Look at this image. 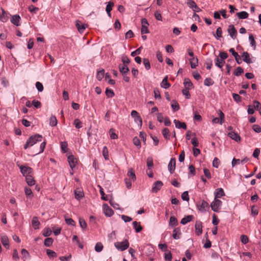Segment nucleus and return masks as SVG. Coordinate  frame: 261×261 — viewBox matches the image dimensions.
Masks as SVG:
<instances>
[{
	"label": "nucleus",
	"instance_id": "nucleus-1",
	"mask_svg": "<svg viewBox=\"0 0 261 261\" xmlns=\"http://www.w3.org/2000/svg\"><path fill=\"white\" fill-rule=\"evenodd\" d=\"M42 139V136L39 134H36L31 136L27 140L25 144L24 145L23 148L24 149H27L33 146L34 144L37 143L38 142H41Z\"/></svg>",
	"mask_w": 261,
	"mask_h": 261
},
{
	"label": "nucleus",
	"instance_id": "nucleus-2",
	"mask_svg": "<svg viewBox=\"0 0 261 261\" xmlns=\"http://www.w3.org/2000/svg\"><path fill=\"white\" fill-rule=\"evenodd\" d=\"M115 247L120 251H124L129 247V242L127 240H125L122 242H117L114 243Z\"/></svg>",
	"mask_w": 261,
	"mask_h": 261
},
{
	"label": "nucleus",
	"instance_id": "nucleus-3",
	"mask_svg": "<svg viewBox=\"0 0 261 261\" xmlns=\"http://www.w3.org/2000/svg\"><path fill=\"white\" fill-rule=\"evenodd\" d=\"M222 202L220 200L215 198L214 200L211 204L212 210L214 212H218L219 210V207L222 205Z\"/></svg>",
	"mask_w": 261,
	"mask_h": 261
},
{
	"label": "nucleus",
	"instance_id": "nucleus-4",
	"mask_svg": "<svg viewBox=\"0 0 261 261\" xmlns=\"http://www.w3.org/2000/svg\"><path fill=\"white\" fill-rule=\"evenodd\" d=\"M68 162L70 167L72 170L75 167L77 164L78 160L75 158L73 155H70L68 157Z\"/></svg>",
	"mask_w": 261,
	"mask_h": 261
},
{
	"label": "nucleus",
	"instance_id": "nucleus-5",
	"mask_svg": "<svg viewBox=\"0 0 261 261\" xmlns=\"http://www.w3.org/2000/svg\"><path fill=\"white\" fill-rule=\"evenodd\" d=\"M219 118H214L213 119L212 122L214 123H220V124H222V123L224 122V114L221 111H219Z\"/></svg>",
	"mask_w": 261,
	"mask_h": 261
},
{
	"label": "nucleus",
	"instance_id": "nucleus-6",
	"mask_svg": "<svg viewBox=\"0 0 261 261\" xmlns=\"http://www.w3.org/2000/svg\"><path fill=\"white\" fill-rule=\"evenodd\" d=\"M131 116L134 118V120L136 123H139L140 125L142 126V119L136 111L133 110L131 112Z\"/></svg>",
	"mask_w": 261,
	"mask_h": 261
},
{
	"label": "nucleus",
	"instance_id": "nucleus-7",
	"mask_svg": "<svg viewBox=\"0 0 261 261\" xmlns=\"http://www.w3.org/2000/svg\"><path fill=\"white\" fill-rule=\"evenodd\" d=\"M195 232L197 236L202 233V223L200 221H196L195 224Z\"/></svg>",
	"mask_w": 261,
	"mask_h": 261
},
{
	"label": "nucleus",
	"instance_id": "nucleus-8",
	"mask_svg": "<svg viewBox=\"0 0 261 261\" xmlns=\"http://www.w3.org/2000/svg\"><path fill=\"white\" fill-rule=\"evenodd\" d=\"M228 32L230 36L233 39L236 38L237 35V31L233 25H230L229 26L228 29Z\"/></svg>",
	"mask_w": 261,
	"mask_h": 261
},
{
	"label": "nucleus",
	"instance_id": "nucleus-9",
	"mask_svg": "<svg viewBox=\"0 0 261 261\" xmlns=\"http://www.w3.org/2000/svg\"><path fill=\"white\" fill-rule=\"evenodd\" d=\"M176 160L175 158H172L168 164V170L171 173H173L175 169Z\"/></svg>",
	"mask_w": 261,
	"mask_h": 261
},
{
	"label": "nucleus",
	"instance_id": "nucleus-10",
	"mask_svg": "<svg viewBox=\"0 0 261 261\" xmlns=\"http://www.w3.org/2000/svg\"><path fill=\"white\" fill-rule=\"evenodd\" d=\"M103 212L106 216L111 217L113 215V211L107 204H104L103 205Z\"/></svg>",
	"mask_w": 261,
	"mask_h": 261
},
{
	"label": "nucleus",
	"instance_id": "nucleus-11",
	"mask_svg": "<svg viewBox=\"0 0 261 261\" xmlns=\"http://www.w3.org/2000/svg\"><path fill=\"white\" fill-rule=\"evenodd\" d=\"M163 185V184L161 181H157L155 182L152 187V192L153 193H156L161 189Z\"/></svg>",
	"mask_w": 261,
	"mask_h": 261
},
{
	"label": "nucleus",
	"instance_id": "nucleus-12",
	"mask_svg": "<svg viewBox=\"0 0 261 261\" xmlns=\"http://www.w3.org/2000/svg\"><path fill=\"white\" fill-rule=\"evenodd\" d=\"M20 169L21 173L27 176V175H30L32 172V169L29 167L21 166L20 167Z\"/></svg>",
	"mask_w": 261,
	"mask_h": 261
},
{
	"label": "nucleus",
	"instance_id": "nucleus-13",
	"mask_svg": "<svg viewBox=\"0 0 261 261\" xmlns=\"http://www.w3.org/2000/svg\"><path fill=\"white\" fill-rule=\"evenodd\" d=\"M21 18L19 15H13L11 18V22L16 26H19L20 25V20Z\"/></svg>",
	"mask_w": 261,
	"mask_h": 261
},
{
	"label": "nucleus",
	"instance_id": "nucleus-14",
	"mask_svg": "<svg viewBox=\"0 0 261 261\" xmlns=\"http://www.w3.org/2000/svg\"><path fill=\"white\" fill-rule=\"evenodd\" d=\"M229 51L234 57L235 60L236 62L238 63V64H240L242 63V61L241 58L240 56L238 55V53L236 52L233 48H230Z\"/></svg>",
	"mask_w": 261,
	"mask_h": 261
},
{
	"label": "nucleus",
	"instance_id": "nucleus-15",
	"mask_svg": "<svg viewBox=\"0 0 261 261\" xmlns=\"http://www.w3.org/2000/svg\"><path fill=\"white\" fill-rule=\"evenodd\" d=\"M197 206L200 211L205 212L206 208L208 207V204L206 201L202 200L201 203L197 205Z\"/></svg>",
	"mask_w": 261,
	"mask_h": 261
},
{
	"label": "nucleus",
	"instance_id": "nucleus-16",
	"mask_svg": "<svg viewBox=\"0 0 261 261\" xmlns=\"http://www.w3.org/2000/svg\"><path fill=\"white\" fill-rule=\"evenodd\" d=\"M1 240L3 246L6 248L9 247V241L8 238L6 235H2L1 237Z\"/></svg>",
	"mask_w": 261,
	"mask_h": 261
},
{
	"label": "nucleus",
	"instance_id": "nucleus-17",
	"mask_svg": "<svg viewBox=\"0 0 261 261\" xmlns=\"http://www.w3.org/2000/svg\"><path fill=\"white\" fill-rule=\"evenodd\" d=\"M215 198L217 199L225 196V193L224 192V190L221 188L217 189L215 192Z\"/></svg>",
	"mask_w": 261,
	"mask_h": 261
},
{
	"label": "nucleus",
	"instance_id": "nucleus-18",
	"mask_svg": "<svg viewBox=\"0 0 261 261\" xmlns=\"http://www.w3.org/2000/svg\"><path fill=\"white\" fill-rule=\"evenodd\" d=\"M175 126L178 128H183L184 129H187V125L185 122H181L178 120H174L173 121Z\"/></svg>",
	"mask_w": 261,
	"mask_h": 261
},
{
	"label": "nucleus",
	"instance_id": "nucleus-19",
	"mask_svg": "<svg viewBox=\"0 0 261 261\" xmlns=\"http://www.w3.org/2000/svg\"><path fill=\"white\" fill-rule=\"evenodd\" d=\"M187 5L188 6L192 9H198L196 12H199L201 9L197 6L196 4L193 0H187Z\"/></svg>",
	"mask_w": 261,
	"mask_h": 261
},
{
	"label": "nucleus",
	"instance_id": "nucleus-20",
	"mask_svg": "<svg viewBox=\"0 0 261 261\" xmlns=\"http://www.w3.org/2000/svg\"><path fill=\"white\" fill-rule=\"evenodd\" d=\"M228 136L232 139L236 141L237 142L240 141L241 139L240 136L237 133L234 132H229L228 134Z\"/></svg>",
	"mask_w": 261,
	"mask_h": 261
},
{
	"label": "nucleus",
	"instance_id": "nucleus-21",
	"mask_svg": "<svg viewBox=\"0 0 261 261\" xmlns=\"http://www.w3.org/2000/svg\"><path fill=\"white\" fill-rule=\"evenodd\" d=\"M225 63V60L219 58L218 57H217L215 59V65L219 68H222Z\"/></svg>",
	"mask_w": 261,
	"mask_h": 261
},
{
	"label": "nucleus",
	"instance_id": "nucleus-22",
	"mask_svg": "<svg viewBox=\"0 0 261 261\" xmlns=\"http://www.w3.org/2000/svg\"><path fill=\"white\" fill-rule=\"evenodd\" d=\"M190 63L192 68H195L198 63V59L197 57H192L190 59Z\"/></svg>",
	"mask_w": 261,
	"mask_h": 261
},
{
	"label": "nucleus",
	"instance_id": "nucleus-23",
	"mask_svg": "<svg viewBox=\"0 0 261 261\" xmlns=\"http://www.w3.org/2000/svg\"><path fill=\"white\" fill-rule=\"evenodd\" d=\"M243 60L248 64L252 63V61L250 58L249 54L247 52H244L242 56Z\"/></svg>",
	"mask_w": 261,
	"mask_h": 261
},
{
	"label": "nucleus",
	"instance_id": "nucleus-24",
	"mask_svg": "<svg viewBox=\"0 0 261 261\" xmlns=\"http://www.w3.org/2000/svg\"><path fill=\"white\" fill-rule=\"evenodd\" d=\"M181 232L179 228H176L173 231L172 237L174 239H179L180 237Z\"/></svg>",
	"mask_w": 261,
	"mask_h": 261
},
{
	"label": "nucleus",
	"instance_id": "nucleus-25",
	"mask_svg": "<svg viewBox=\"0 0 261 261\" xmlns=\"http://www.w3.org/2000/svg\"><path fill=\"white\" fill-rule=\"evenodd\" d=\"M119 69L122 74H125L129 71V69L126 65L120 64L119 66Z\"/></svg>",
	"mask_w": 261,
	"mask_h": 261
},
{
	"label": "nucleus",
	"instance_id": "nucleus-26",
	"mask_svg": "<svg viewBox=\"0 0 261 261\" xmlns=\"http://www.w3.org/2000/svg\"><path fill=\"white\" fill-rule=\"evenodd\" d=\"M40 222L38 221V218L37 217H34L32 219V224L33 227L35 229H38L39 228V226L40 225Z\"/></svg>",
	"mask_w": 261,
	"mask_h": 261
},
{
	"label": "nucleus",
	"instance_id": "nucleus-27",
	"mask_svg": "<svg viewBox=\"0 0 261 261\" xmlns=\"http://www.w3.org/2000/svg\"><path fill=\"white\" fill-rule=\"evenodd\" d=\"M170 86H171L170 84L168 81V77L166 76L163 80V81L161 84V86L163 88L167 89L169 87H170Z\"/></svg>",
	"mask_w": 261,
	"mask_h": 261
},
{
	"label": "nucleus",
	"instance_id": "nucleus-28",
	"mask_svg": "<svg viewBox=\"0 0 261 261\" xmlns=\"http://www.w3.org/2000/svg\"><path fill=\"white\" fill-rule=\"evenodd\" d=\"M193 218H194L193 216H192V215H188V216L183 218L181 219V220L180 221V223L182 224H183V225H185L188 222H189L193 220Z\"/></svg>",
	"mask_w": 261,
	"mask_h": 261
},
{
	"label": "nucleus",
	"instance_id": "nucleus-29",
	"mask_svg": "<svg viewBox=\"0 0 261 261\" xmlns=\"http://www.w3.org/2000/svg\"><path fill=\"white\" fill-rule=\"evenodd\" d=\"M133 225L136 232H139L143 229V227L141 225L140 222L134 221L133 223Z\"/></svg>",
	"mask_w": 261,
	"mask_h": 261
},
{
	"label": "nucleus",
	"instance_id": "nucleus-30",
	"mask_svg": "<svg viewBox=\"0 0 261 261\" xmlns=\"http://www.w3.org/2000/svg\"><path fill=\"white\" fill-rule=\"evenodd\" d=\"M184 84L186 88L191 89L194 88L193 84L189 79H185Z\"/></svg>",
	"mask_w": 261,
	"mask_h": 261
},
{
	"label": "nucleus",
	"instance_id": "nucleus-31",
	"mask_svg": "<svg viewBox=\"0 0 261 261\" xmlns=\"http://www.w3.org/2000/svg\"><path fill=\"white\" fill-rule=\"evenodd\" d=\"M25 180L29 186H32L35 185V181L31 175H27Z\"/></svg>",
	"mask_w": 261,
	"mask_h": 261
},
{
	"label": "nucleus",
	"instance_id": "nucleus-32",
	"mask_svg": "<svg viewBox=\"0 0 261 261\" xmlns=\"http://www.w3.org/2000/svg\"><path fill=\"white\" fill-rule=\"evenodd\" d=\"M114 3L112 2H108L107 5L106 11L110 17H111V11L112 10V8L114 6Z\"/></svg>",
	"mask_w": 261,
	"mask_h": 261
},
{
	"label": "nucleus",
	"instance_id": "nucleus-33",
	"mask_svg": "<svg viewBox=\"0 0 261 261\" xmlns=\"http://www.w3.org/2000/svg\"><path fill=\"white\" fill-rule=\"evenodd\" d=\"M127 176L132 179V180L134 181L136 180V175L135 174V172L132 168H130L127 172Z\"/></svg>",
	"mask_w": 261,
	"mask_h": 261
},
{
	"label": "nucleus",
	"instance_id": "nucleus-34",
	"mask_svg": "<svg viewBox=\"0 0 261 261\" xmlns=\"http://www.w3.org/2000/svg\"><path fill=\"white\" fill-rule=\"evenodd\" d=\"M75 198L77 199H80L83 197L84 193L83 191L80 190L76 189L74 191Z\"/></svg>",
	"mask_w": 261,
	"mask_h": 261
},
{
	"label": "nucleus",
	"instance_id": "nucleus-35",
	"mask_svg": "<svg viewBox=\"0 0 261 261\" xmlns=\"http://www.w3.org/2000/svg\"><path fill=\"white\" fill-rule=\"evenodd\" d=\"M237 15L240 19L247 18L249 16L248 13L246 11H242V12L237 13Z\"/></svg>",
	"mask_w": 261,
	"mask_h": 261
},
{
	"label": "nucleus",
	"instance_id": "nucleus-36",
	"mask_svg": "<svg viewBox=\"0 0 261 261\" xmlns=\"http://www.w3.org/2000/svg\"><path fill=\"white\" fill-rule=\"evenodd\" d=\"M105 70L101 69L98 70L96 75V78L98 81H101L104 77Z\"/></svg>",
	"mask_w": 261,
	"mask_h": 261
},
{
	"label": "nucleus",
	"instance_id": "nucleus-37",
	"mask_svg": "<svg viewBox=\"0 0 261 261\" xmlns=\"http://www.w3.org/2000/svg\"><path fill=\"white\" fill-rule=\"evenodd\" d=\"M76 26L78 29V31L81 33H82L84 32V30H85V27L84 24H83L81 22L77 21L76 22Z\"/></svg>",
	"mask_w": 261,
	"mask_h": 261
},
{
	"label": "nucleus",
	"instance_id": "nucleus-38",
	"mask_svg": "<svg viewBox=\"0 0 261 261\" xmlns=\"http://www.w3.org/2000/svg\"><path fill=\"white\" fill-rule=\"evenodd\" d=\"M169 225L175 226L177 225V220L174 216H171L170 218Z\"/></svg>",
	"mask_w": 261,
	"mask_h": 261
},
{
	"label": "nucleus",
	"instance_id": "nucleus-39",
	"mask_svg": "<svg viewBox=\"0 0 261 261\" xmlns=\"http://www.w3.org/2000/svg\"><path fill=\"white\" fill-rule=\"evenodd\" d=\"M57 124V120L55 116L52 115L49 119V124L51 126H55Z\"/></svg>",
	"mask_w": 261,
	"mask_h": 261
},
{
	"label": "nucleus",
	"instance_id": "nucleus-40",
	"mask_svg": "<svg viewBox=\"0 0 261 261\" xmlns=\"http://www.w3.org/2000/svg\"><path fill=\"white\" fill-rule=\"evenodd\" d=\"M170 132L168 128H165L162 130V134L166 139H169Z\"/></svg>",
	"mask_w": 261,
	"mask_h": 261
},
{
	"label": "nucleus",
	"instance_id": "nucleus-41",
	"mask_svg": "<svg viewBox=\"0 0 261 261\" xmlns=\"http://www.w3.org/2000/svg\"><path fill=\"white\" fill-rule=\"evenodd\" d=\"M103 248V245L100 243H97L95 246V250L97 252H101Z\"/></svg>",
	"mask_w": 261,
	"mask_h": 261
},
{
	"label": "nucleus",
	"instance_id": "nucleus-42",
	"mask_svg": "<svg viewBox=\"0 0 261 261\" xmlns=\"http://www.w3.org/2000/svg\"><path fill=\"white\" fill-rule=\"evenodd\" d=\"M214 84V82L210 77H207L204 81V84L206 86H210Z\"/></svg>",
	"mask_w": 261,
	"mask_h": 261
},
{
	"label": "nucleus",
	"instance_id": "nucleus-43",
	"mask_svg": "<svg viewBox=\"0 0 261 261\" xmlns=\"http://www.w3.org/2000/svg\"><path fill=\"white\" fill-rule=\"evenodd\" d=\"M73 124L77 128H80L83 127L82 122L79 119H75L74 120Z\"/></svg>",
	"mask_w": 261,
	"mask_h": 261
},
{
	"label": "nucleus",
	"instance_id": "nucleus-44",
	"mask_svg": "<svg viewBox=\"0 0 261 261\" xmlns=\"http://www.w3.org/2000/svg\"><path fill=\"white\" fill-rule=\"evenodd\" d=\"M106 94L108 97L110 98L113 97L115 95L114 91L112 89L109 88L106 89Z\"/></svg>",
	"mask_w": 261,
	"mask_h": 261
},
{
	"label": "nucleus",
	"instance_id": "nucleus-45",
	"mask_svg": "<svg viewBox=\"0 0 261 261\" xmlns=\"http://www.w3.org/2000/svg\"><path fill=\"white\" fill-rule=\"evenodd\" d=\"M53 243V239L51 238H47L44 240V245L47 247L50 246Z\"/></svg>",
	"mask_w": 261,
	"mask_h": 261
},
{
	"label": "nucleus",
	"instance_id": "nucleus-46",
	"mask_svg": "<svg viewBox=\"0 0 261 261\" xmlns=\"http://www.w3.org/2000/svg\"><path fill=\"white\" fill-rule=\"evenodd\" d=\"M171 107L174 112L177 111L179 109V105L175 101H172V104H171Z\"/></svg>",
	"mask_w": 261,
	"mask_h": 261
},
{
	"label": "nucleus",
	"instance_id": "nucleus-47",
	"mask_svg": "<svg viewBox=\"0 0 261 261\" xmlns=\"http://www.w3.org/2000/svg\"><path fill=\"white\" fill-rule=\"evenodd\" d=\"M46 253L49 257L54 258L57 256V253L55 251L50 249H47Z\"/></svg>",
	"mask_w": 261,
	"mask_h": 261
},
{
	"label": "nucleus",
	"instance_id": "nucleus-48",
	"mask_svg": "<svg viewBox=\"0 0 261 261\" xmlns=\"http://www.w3.org/2000/svg\"><path fill=\"white\" fill-rule=\"evenodd\" d=\"M25 194L28 197L31 198L33 196V193L31 189L25 187L24 189Z\"/></svg>",
	"mask_w": 261,
	"mask_h": 261
},
{
	"label": "nucleus",
	"instance_id": "nucleus-49",
	"mask_svg": "<svg viewBox=\"0 0 261 261\" xmlns=\"http://www.w3.org/2000/svg\"><path fill=\"white\" fill-rule=\"evenodd\" d=\"M244 72L243 69L241 67H238L237 68L236 71L234 72L233 74L236 76H239L241 74Z\"/></svg>",
	"mask_w": 261,
	"mask_h": 261
},
{
	"label": "nucleus",
	"instance_id": "nucleus-50",
	"mask_svg": "<svg viewBox=\"0 0 261 261\" xmlns=\"http://www.w3.org/2000/svg\"><path fill=\"white\" fill-rule=\"evenodd\" d=\"M143 64L146 70H149L150 68V62L148 59L144 58L143 59Z\"/></svg>",
	"mask_w": 261,
	"mask_h": 261
},
{
	"label": "nucleus",
	"instance_id": "nucleus-51",
	"mask_svg": "<svg viewBox=\"0 0 261 261\" xmlns=\"http://www.w3.org/2000/svg\"><path fill=\"white\" fill-rule=\"evenodd\" d=\"M220 161L217 158L215 157L213 161V166L215 168H218L220 165Z\"/></svg>",
	"mask_w": 261,
	"mask_h": 261
},
{
	"label": "nucleus",
	"instance_id": "nucleus-52",
	"mask_svg": "<svg viewBox=\"0 0 261 261\" xmlns=\"http://www.w3.org/2000/svg\"><path fill=\"white\" fill-rule=\"evenodd\" d=\"M249 40L250 42V44L252 46H253L254 47V48H255V46H256V43H255V41L254 39V37L253 36V35L252 34H250L249 36Z\"/></svg>",
	"mask_w": 261,
	"mask_h": 261
},
{
	"label": "nucleus",
	"instance_id": "nucleus-53",
	"mask_svg": "<svg viewBox=\"0 0 261 261\" xmlns=\"http://www.w3.org/2000/svg\"><path fill=\"white\" fill-rule=\"evenodd\" d=\"M79 223H80V226L83 229H86L87 228V223L84 219L80 218L79 219Z\"/></svg>",
	"mask_w": 261,
	"mask_h": 261
},
{
	"label": "nucleus",
	"instance_id": "nucleus-54",
	"mask_svg": "<svg viewBox=\"0 0 261 261\" xmlns=\"http://www.w3.org/2000/svg\"><path fill=\"white\" fill-rule=\"evenodd\" d=\"M205 237H206V242L204 245V247L205 248H209L211 247L212 243L208 239L207 234L206 233Z\"/></svg>",
	"mask_w": 261,
	"mask_h": 261
},
{
	"label": "nucleus",
	"instance_id": "nucleus-55",
	"mask_svg": "<svg viewBox=\"0 0 261 261\" xmlns=\"http://www.w3.org/2000/svg\"><path fill=\"white\" fill-rule=\"evenodd\" d=\"M252 129L257 133L261 132V127L258 124H253L252 126Z\"/></svg>",
	"mask_w": 261,
	"mask_h": 261
},
{
	"label": "nucleus",
	"instance_id": "nucleus-56",
	"mask_svg": "<svg viewBox=\"0 0 261 261\" xmlns=\"http://www.w3.org/2000/svg\"><path fill=\"white\" fill-rule=\"evenodd\" d=\"M12 258L14 261H18L19 260L18 253L16 249L13 250Z\"/></svg>",
	"mask_w": 261,
	"mask_h": 261
},
{
	"label": "nucleus",
	"instance_id": "nucleus-57",
	"mask_svg": "<svg viewBox=\"0 0 261 261\" xmlns=\"http://www.w3.org/2000/svg\"><path fill=\"white\" fill-rule=\"evenodd\" d=\"M102 154L103 157L105 159H108L109 154H108V149L106 146H104L102 149Z\"/></svg>",
	"mask_w": 261,
	"mask_h": 261
},
{
	"label": "nucleus",
	"instance_id": "nucleus-58",
	"mask_svg": "<svg viewBox=\"0 0 261 261\" xmlns=\"http://www.w3.org/2000/svg\"><path fill=\"white\" fill-rule=\"evenodd\" d=\"M181 198L184 201H188L189 200V196L188 191H185L181 194Z\"/></svg>",
	"mask_w": 261,
	"mask_h": 261
},
{
	"label": "nucleus",
	"instance_id": "nucleus-59",
	"mask_svg": "<svg viewBox=\"0 0 261 261\" xmlns=\"http://www.w3.org/2000/svg\"><path fill=\"white\" fill-rule=\"evenodd\" d=\"M51 233V230L49 228H45L43 231V235L44 237H48Z\"/></svg>",
	"mask_w": 261,
	"mask_h": 261
},
{
	"label": "nucleus",
	"instance_id": "nucleus-60",
	"mask_svg": "<svg viewBox=\"0 0 261 261\" xmlns=\"http://www.w3.org/2000/svg\"><path fill=\"white\" fill-rule=\"evenodd\" d=\"M68 144L66 142H61V147L62 151L64 152H66L67 149Z\"/></svg>",
	"mask_w": 261,
	"mask_h": 261
},
{
	"label": "nucleus",
	"instance_id": "nucleus-61",
	"mask_svg": "<svg viewBox=\"0 0 261 261\" xmlns=\"http://www.w3.org/2000/svg\"><path fill=\"white\" fill-rule=\"evenodd\" d=\"M36 87L39 92H42L43 90V86L42 83L39 82L36 83Z\"/></svg>",
	"mask_w": 261,
	"mask_h": 261
},
{
	"label": "nucleus",
	"instance_id": "nucleus-62",
	"mask_svg": "<svg viewBox=\"0 0 261 261\" xmlns=\"http://www.w3.org/2000/svg\"><path fill=\"white\" fill-rule=\"evenodd\" d=\"M133 143L136 146L140 147L141 142L140 139L138 137H136L133 139Z\"/></svg>",
	"mask_w": 261,
	"mask_h": 261
},
{
	"label": "nucleus",
	"instance_id": "nucleus-63",
	"mask_svg": "<svg viewBox=\"0 0 261 261\" xmlns=\"http://www.w3.org/2000/svg\"><path fill=\"white\" fill-rule=\"evenodd\" d=\"M172 259V254L170 252L165 253V260L166 261H171Z\"/></svg>",
	"mask_w": 261,
	"mask_h": 261
},
{
	"label": "nucleus",
	"instance_id": "nucleus-64",
	"mask_svg": "<svg viewBox=\"0 0 261 261\" xmlns=\"http://www.w3.org/2000/svg\"><path fill=\"white\" fill-rule=\"evenodd\" d=\"M232 97H233V99L236 102H240L241 101V97L239 94H236V93H233Z\"/></svg>",
	"mask_w": 261,
	"mask_h": 261
}]
</instances>
